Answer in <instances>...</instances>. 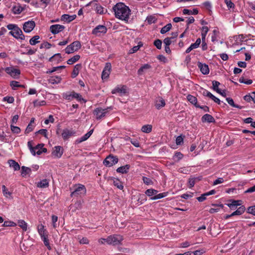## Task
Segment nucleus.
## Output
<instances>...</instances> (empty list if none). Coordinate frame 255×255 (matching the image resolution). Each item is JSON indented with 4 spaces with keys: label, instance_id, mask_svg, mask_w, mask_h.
<instances>
[{
    "label": "nucleus",
    "instance_id": "nucleus-1",
    "mask_svg": "<svg viewBox=\"0 0 255 255\" xmlns=\"http://www.w3.org/2000/svg\"><path fill=\"white\" fill-rule=\"evenodd\" d=\"M115 17L119 19L128 21L130 15V9L123 2L117 3L113 7Z\"/></svg>",
    "mask_w": 255,
    "mask_h": 255
},
{
    "label": "nucleus",
    "instance_id": "nucleus-2",
    "mask_svg": "<svg viewBox=\"0 0 255 255\" xmlns=\"http://www.w3.org/2000/svg\"><path fill=\"white\" fill-rule=\"evenodd\" d=\"M124 238L120 235H112L108 236L106 239V243L111 245L117 246L121 244Z\"/></svg>",
    "mask_w": 255,
    "mask_h": 255
},
{
    "label": "nucleus",
    "instance_id": "nucleus-3",
    "mask_svg": "<svg viewBox=\"0 0 255 255\" xmlns=\"http://www.w3.org/2000/svg\"><path fill=\"white\" fill-rule=\"evenodd\" d=\"M74 191L71 192V197H78L84 195L86 193V189L84 185L82 184L75 185Z\"/></svg>",
    "mask_w": 255,
    "mask_h": 255
},
{
    "label": "nucleus",
    "instance_id": "nucleus-4",
    "mask_svg": "<svg viewBox=\"0 0 255 255\" xmlns=\"http://www.w3.org/2000/svg\"><path fill=\"white\" fill-rule=\"evenodd\" d=\"M109 109H112L111 107H108L106 109L97 108L94 110L93 114L96 117L97 120H101L106 117V115L109 113Z\"/></svg>",
    "mask_w": 255,
    "mask_h": 255
},
{
    "label": "nucleus",
    "instance_id": "nucleus-5",
    "mask_svg": "<svg viewBox=\"0 0 255 255\" xmlns=\"http://www.w3.org/2000/svg\"><path fill=\"white\" fill-rule=\"evenodd\" d=\"M81 47V44L80 41H75L66 47L65 49V52L67 54L72 53L78 51Z\"/></svg>",
    "mask_w": 255,
    "mask_h": 255
},
{
    "label": "nucleus",
    "instance_id": "nucleus-6",
    "mask_svg": "<svg viewBox=\"0 0 255 255\" xmlns=\"http://www.w3.org/2000/svg\"><path fill=\"white\" fill-rule=\"evenodd\" d=\"M118 158L116 156L110 154L104 160V164L107 167H111L118 163Z\"/></svg>",
    "mask_w": 255,
    "mask_h": 255
},
{
    "label": "nucleus",
    "instance_id": "nucleus-7",
    "mask_svg": "<svg viewBox=\"0 0 255 255\" xmlns=\"http://www.w3.org/2000/svg\"><path fill=\"white\" fill-rule=\"evenodd\" d=\"M9 34L16 39H20L21 40L25 39V36L19 27H16V29H14L13 31H10Z\"/></svg>",
    "mask_w": 255,
    "mask_h": 255
},
{
    "label": "nucleus",
    "instance_id": "nucleus-8",
    "mask_svg": "<svg viewBox=\"0 0 255 255\" xmlns=\"http://www.w3.org/2000/svg\"><path fill=\"white\" fill-rule=\"evenodd\" d=\"M64 98L69 101H71L75 98L78 101H83L85 103L86 102V101L82 98L80 94L75 92H72V93L70 94H65L64 95Z\"/></svg>",
    "mask_w": 255,
    "mask_h": 255
},
{
    "label": "nucleus",
    "instance_id": "nucleus-9",
    "mask_svg": "<svg viewBox=\"0 0 255 255\" xmlns=\"http://www.w3.org/2000/svg\"><path fill=\"white\" fill-rule=\"evenodd\" d=\"M35 23L33 20L25 22L23 24V29L26 33L30 32L35 27Z\"/></svg>",
    "mask_w": 255,
    "mask_h": 255
},
{
    "label": "nucleus",
    "instance_id": "nucleus-10",
    "mask_svg": "<svg viewBox=\"0 0 255 255\" xmlns=\"http://www.w3.org/2000/svg\"><path fill=\"white\" fill-rule=\"evenodd\" d=\"M107 31V27L103 25L97 26L92 30V34L97 36H100L101 34H105Z\"/></svg>",
    "mask_w": 255,
    "mask_h": 255
},
{
    "label": "nucleus",
    "instance_id": "nucleus-11",
    "mask_svg": "<svg viewBox=\"0 0 255 255\" xmlns=\"http://www.w3.org/2000/svg\"><path fill=\"white\" fill-rule=\"evenodd\" d=\"M5 72L14 78H17L20 74L19 69L14 68L13 67H6L5 69Z\"/></svg>",
    "mask_w": 255,
    "mask_h": 255
},
{
    "label": "nucleus",
    "instance_id": "nucleus-12",
    "mask_svg": "<svg viewBox=\"0 0 255 255\" xmlns=\"http://www.w3.org/2000/svg\"><path fill=\"white\" fill-rule=\"evenodd\" d=\"M112 93L118 94L120 96L124 95L127 93L126 87L123 85L118 86L112 90Z\"/></svg>",
    "mask_w": 255,
    "mask_h": 255
},
{
    "label": "nucleus",
    "instance_id": "nucleus-13",
    "mask_svg": "<svg viewBox=\"0 0 255 255\" xmlns=\"http://www.w3.org/2000/svg\"><path fill=\"white\" fill-rule=\"evenodd\" d=\"M64 28V25L56 24L50 26V31L52 34H56L63 31Z\"/></svg>",
    "mask_w": 255,
    "mask_h": 255
},
{
    "label": "nucleus",
    "instance_id": "nucleus-14",
    "mask_svg": "<svg viewBox=\"0 0 255 255\" xmlns=\"http://www.w3.org/2000/svg\"><path fill=\"white\" fill-rule=\"evenodd\" d=\"M63 153V148L60 146H56L53 148L52 154L55 157L60 158Z\"/></svg>",
    "mask_w": 255,
    "mask_h": 255
},
{
    "label": "nucleus",
    "instance_id": "nucleus-15",
    "mask_svg": "<svg viewBox=\"0 0 255 255\" xmlns=\"http://www.w3.org/2000/svg\"><path fill=\"white\" fill-rule=\"evenodd\" d=\"M111 69V65L110 63H107L102 73V78L106 79L109 77Z\"/></svg>",
    "mask_w": 255,
    "mask_h": 255
},
{
    "label": "nucleus",
    "instance_id": "nucleus-16",
    "mask_svg": "<svg viewBox=\"0 0 255 255\" xmlns=\"http://www.w3.org/2000/svg\"><path fill=\"white\" fill-rule=\"evenodd\" d=\"M75 133L74 130H70L68 128L63 129L61 133L62 136L64 140L68 139L70 137L73 135Z\"/></svg>",
    "mask_w": 255,
    "mask_h": 255
},
{
    "label": "nucleus",
    "instance_id": "nucleus-17",
    "mask_svg": "<svg viewBox=\"0 0 255 255\" xmlns=\"http://www.w3.org/2000/svg\"><path fill=\"white\" fill-rule=\"evenodd\" d=\"M25 9V7L22 6L19 3H17L13 6L11 8L12 13L14 14H19Z\"/></svg>",
    "mask_w": 255,
    "mask_h": 255
},
{
    "label": "nucleus",
    "instance_id": "nucleus-18",
    "mask_svg": "<svg viewBox=\"0 0 255 255\" xmlns=\"http://www.w3.org/2000/svg\"><path fill=\"white\" fill-rule=\"evenodd\" d=\"M198 68L200 69L201 72L204 75L208 74L209 73V69L208 66L205 64H202L199 62L197 64Z\"/></svg>",
    "mask_w": 255,
    "mask_h": 255
},
{
    "label": "nucleus",
    "instance_id": "nucleus-19",
    "mask_svg": "<svg viewBox=\"0 0 255 255\" xmlns=\"http://www.w3.org/2000/svg\"><path fill=\"white\" fill-rule=\"evenodd\" d=\"M93 132V129L90 130L89 131H88L87 133H86L85 134H84L83 136L81 137L80 138L77 139L76 140V143H80L83 141H84L88 139L90 136L92 135Z\"/></svg>",
    "mask_w": 255,
    "mask_h": 255
},
{
    "label": "nucleus",
    "instance_id": "nucleus-20",
    "mask_svg": "<svg viewBox=\"0 0 255 255\" xmlns=\"http://www.w3.org/2000/svg\"><path fill=\"white\" fill-rule=\"evenodd\" d=\"M165 105V102L163 98L159 97L155 102V106L158 110L164 107Z\"/></svg>",
    "mask_w": 255,
    "mask_h": 255
},
{
    "label": "nucleus",
    "instance_id": "nucleus-21",
    "mask_svg": "<svg viewBox=\"0 0 255 255\" xmlns=\"http://www.w3.org/2000/svg\"><path fill=\"white\" fill-rule=\"evenodd\" d=\"M231 203H229L227 205L231 210H235L238 206L242 204L241 200H231Z\"/></svg>",
    "mask_w": 255,
    "mask_h": 255
},
{
    "label": "nucleus",
    "instance_id": "nucleus-22",
    "mask_svg": "<svg viewBox=\"0 0 255 255\" xmlns=\"http://www.w3.org/2000/svg\"><path fill=\"white\" fill-rule=\"evenodd\" d=\"M76 17V15L73 14L72 15H70L69 14H64L61 16V19L63 21H67L68 22H70L72 20H74Z\"/></svg>",
    "mask_w": 255,
    "mask_h": 255
},
{
    "label": "nucleus",
    "instance_id": "nucleus-23",
    "mask_svg": "<svg viewBox=\"0 0 255 255\" xmlns=\"http://www.w3.org/2000/svg\"><path fill=\"white\" fill-rule=\"evenodd\" d=\"M202 122H208L209 123H215V120L213 117L209 114H205L202 117Z\"/></svg>",
    "mask_w": 255,
    "mask_h": 255
},
{
    "label": "nucleus",
    "instance_id": "nucleus-24",
    "mask_svg": "<svg viewBox=\"0 0 255 255\" xmlns=\"http://www.w3.org/2000/svg\"><path fill=\"white\" fill-rule=\"evenodd\" d=\"M130 165L127 164L125 166H121L117 169V172L122 174L127 173L128 172Z\"/></svg>",
    "mask_w": 255,
    "mask_h": 255
},
{
    "label": "nucleus",
    "instance_id": "nucleus-25",
    "mask_svg": "<svg viewBox=\"0 0 255 255\" xmlns=\"http://www.w3.org/2000/svg\"><path fill=\"white\" fill-rule=\"evenodd\" d=\"M8 163L9 166L12 167L15 171L18 170L20 169V166L17 162L12 159L8 160Z\"/></svg>",
    "mask_w": 255,
    "mask_h": 255
},
{
    "label": "nucleus",
    "instance_id": "nucleus-26",
    "mask_svg": "<svg viewBox=\"0 0 255 255\" xmlns=\"http://www.w3.org/2000/svg\"><path fill=\"white\" fill-rule=\"evenodd\" d=\"M124 139L126 141H130V143L135 147H138L139 146V143L137 139L131 138L130 137L127 136L124 137Z\"/></svg>",
    "mask_w": 255,
    "mask_h": 255
},
{
    "label": "nucleus",
    "instance_id": "nucleus-27",
    "mask_svg": "<svg viewBox=\"0 0 255 255\" xmlns=\"http://www.w3.org/2000/svg\"><path fill=\"white\" fill-rule=\"evenodd\" d=\"M187 99L189 102L194 105L197 108L199 107V105L197 104V99L195 97L189 95L187 96Z\"/></svg>",
    "mask_w": 255,
    "mask_h": 255
},
{
    "label": "nucleus",
    "instance_id": "nucleus-28",
    "mask_svg": "<svg viewBox=\"0 0 255 255\" xmlns=\"http://www.w3.org/2000/svg\"><path fill=\"white\" fill-rule=\"evenodd\" d=\"M49 186V180L45 179L38 182L37 184V186L39 188H44L48 187Z\"/></svg>",
    "mask_w": 255,
    "mask_h": 255
},
{
    "label": "nucleus",
    "instance_id": "nucleus-29",
    "mask_svg": "<svg viewBox=\"0 0 255 255\" xmlns=\"http://www.w3.org/2000/svg\"><path fill=\"white\" fill-rule=\"evenodd\" d=\"M61 78L58 76H53L50 77L49 82L52 84H58L61 82Z\"/></svg>",
    "mask_w": 255,
    "mask_h": 255
},
{
    "label": "nucleus",
    "instance_id": "nucleus-30",
    "mask_svg": "<svg viewBox=\"0 0 255 255\" xmlns=\"http://www.w3.org/2000/svg\"><path fill=\"white\" fill-rule=\"evenodd\" d=\"M212 206H215V207L211 208L209 210V212L211 214L218 212L220 211V208H223L224 207V205L223 204H220V205L213 204Z\"/></svg>",
    "mask_w": 255,
    "mask_h": 255
},
{
    "label": "nucleus",
    "instance_id": "nucleus-31",
    "mask_svg": "<svg viewBox=\"0 0 255 255\" xmlns=\"http://www.w3.org/2000/svg\"><path fill=\"white\" fill-rule=\"evenodd\" d=\"M81 68V64H76L73 69L72 73V77L73 78H75L77 77L79 74V70Z\"/></svg>",
    "mask_w": 255,
    "mask_h": 255
},
{
    "label": "nucleus",
    "instance_id": "nucleus-32",
    "mask_svg": "<svg viewBox=\"0 0 255 255\" xmlns=\"http://www.w3.org/2000/svg\"><path fill=\"white\" fill-rule=\"evenodd\" d=\"M151 68V66L148 64H145L142 66L137 71L138 75H141L146 70L149 69Z\"/></svg>",
    "mask_w": 255,
    "mask_h": 255
},
{
    "label": "nucleus",
    "instance_id": "nucleus-33",
    "mask_svg": "<svg viewBox=\"0 0 255 255\" xmlns=\"http://www.w3.org/2000/svg\"><path fill=\"white\" fill-rule=\"evenodd\" d=\"M61 58H62V57H61V54L57 53V54H54L52 57H51L49 58V61H51V62L57 61V62H59V61H61Z\"/></svg>",
    "mask_w": 255,
    "mask_h": 255
},
{
    "label": "nucleus",
    "instance_id": "nucleus-34",
    "mask_svg": "<svg viewBox=\"0 0 255 255\" xmlns=\"http://www.w3.org/2000/svg\"><path fill=\"white\" fill-rule=\"evenodd\" d=\"M40 38L39 36L35 35L29 40V43L31 45H35L36 44L40 42L39 39Z\"/></svg>",
    "mask_w": 255,
    "mask_h": 255
},
{
    "label": "nucleus",
    "instance_id": "nucleus-35",
    "mask_svg": "<svg viewBox=\"0 0 255 255\" xmlns=\"http://www.w3.org/2000/svg\"><path fill=\"white\" fill-rule=\"evenodd\" d=\"M80 58V56L79 55H76L74 56L73 57L70 58L68 59L67 61V63L68 64L72 65L73 63H75L77 61L79 60V59Z\"/></svg>",
    "mask_w": 255,
    "mask_h": 255
},
{
    "label": "nucleus",
    "instance_id": "nucleus-36",
    "mask_svg": "<svg viewBox=\"0 0 255 255\" xmlns=\"http://www.w3.org/2000/svg\"><path fill=\"white\" fill-rule=\"evenodd\" d=\"M198 13V10L196 8H195L193 10V11L188 9H184L183 10V13L184 14H197Z\"/></svg>",
    "mask_w": 255,
    "mask_h": 255
},
{
    "label": "nucleus",
    "instance_id": "nucleus-37",
    "mask_svg": "<svg viewBox=\"0 0 255 255\" xmlns=\"http://www.w3.org/2000/svg\"><path fill=\"white\" fill-rule=\"evenodd\" d=\"M19 226L24 231H26L27 229V224L23 220H20L18 221Z\"/></svg>",
    "mask_w": 255,
    "mask_h": 255
},
{
    "label": "nucleus",
    "instance_id": "nucleus-38",
    "mask_svg": "<svg viewBox=\"0 0 255 255\" xmlns=\"http://www.w3.org/2000/svg\"><path fill=\"white\" fill-rule=\"evenodd\" d=\"M152 126L150 125H146L142 127L141 131L145 133H149L152 130Z\"/></svg>",
    "mask_w": 255,
    "mask_h": 255
},
{
    "label": "nucleus",
    "instance_id": "nucleus-39",
    "mask_svg": "<svg viewBox=\"0 0 255 255\" xmlns=\"http://www.w3.org/2000/svg\"><path fill=\"white\" fill-rule=\"evenodd\" d=\"M172 28V24L171 23H168L165 26L163 27L161 30L160 33L161 34H164L169 31Z\"/></svg>",
    "mask_w": 255,
    "mask_h": 255
},
{
    "label": "nucleus",
    "instance_id": "nucleus-40",
    "mask_svg": "<svg viewBox=\"0 0 255 255\" xmlns=\"http://www.w3.org/2000/svg\"><path fill=\"white\" fill-rule=\"evenodd\" d=\"M31 171V169L29 167H27L24 166L21 167V175L23 177L25 176L28 174H29Z\"/></svg>",
    "mask_w": 255,
    "mask_h": 255
},
{
    "label": "nucleus",
    "instance_id": "nucleus-41",
    "mask_svg": "<svg viewBox=\"0 0 255 255\" xmlns=\"http://www.w3.org/2000/svg\"><path fill=\"white\" fill-rule=\"evenodd\" d=\"M209 31V28L207 26H203L202 28V40H205V37Z\"/></svg>",
    "mask_w": 255,
    "mask_h": 255
},
{
    "label": "nucleus",
    "instance_id": "nucleus-42",
    "mask_svg": "<svg viewBox=\"0 0 255 255\" xmlns=\"http://www.w3.org/2000/svg\"><path fill=\"white\" fill-rule=\"evenodd\" d=\"M113 184L115 186L121 190L123 189L124 188L122 182L118 179H113Z\"/></svg>",
    "mask_w": 255,
    "mask_h": 255
},
{
    "label": "nucleus",
    "instance_id": "nucleus-43",
    "mask_svg": "<svg viewBox=\"0 0 255 255\" xmlns=\"http://www.w3.org/2000/svg\"><path fill=\"white\" fill-rule=\"evenodd\" d=\"M220 85V83L217 81H212V88L213 89L216 91L217 92H220V89L218 88L219 86Z\"/></svg>",
    "mask_w": 255,
    "mask_h": 255
},
{
    "label": "nucleus",
    "instance_id": "nucleus-44",
    "mask_svg": "<svg viewBox=\"0 0 255 255\" xmlns=\"http://www.w3.org/2000/svg\"><path fill=\"white\" fill-rule=\"evenodd\" d=\"M2 190L3 195L8 198L9 196H10L11 195V193L9 192L5 185L2 186Z\"/></svg>",
    "mask_w": 255,
    "mask_h": 255
},
{
    "label": "nucleus",
    "instance_id": "nucleus-45",
    "mask_svg": "<svg viewBox=\"0 0 255 255\" xmlns=\"http://www.w3.org/2000/svg\"><path fill=\"white\" fill-rule=\"evenodd\" d=\"M158 191L155 189H149L146 190L145 193L148 196H151L157 193Z\"/></svg>",
    "mask_w": 255,
    "mask_h": 255
},
{
    "label": "nucleus",
    "instance_id": "nucleus-46",
    "mask_svg": "<svg viewBox=\"0 0 255 255\" xmlns=\"http://www.w3.org/2000/svg\"><path fill=\"white\" fill-rule=\"evenodd\" d=\"M245 207L244 206H241L235 212L236 215H241L245 212Z\"/></svg>",
    "mask_w": 255,
    "mask_h": 255
},
{
    "label": "nucleus",
    "instance_id": "nucleus-47",
    "mask_svg": "<svg viewBox=\"0 0 255 255\" xmlns=\"http://www.w3.org/2000/svg\"><path fill=\"white\" fill-rule=\"evenodd\" d=\"M226 101H227L228 103L233 107H235L239 109L241 108V107H240L239 106L235 104L232 98H227Z\"/></svg>",
    "mask_w": 255,
    "mask_h": 255
},
{
    "label": "nucleus",
    "instance_id": "nucleus-48",
    "mask_svg": "<svg viewBox=\"0 0 255 255\" xmlns=\"http://www.w3.org/2000/svg\"><path fill=\"white\" fill-rule=\"evenodd\" d=\"M42 240L43 241L44 245L47 247V249L49 250H50L51 249V246L49 243V240L48 239V236H46L45 237L41 238Z\"/></svg>",
    "mask_w": 255,
    "mask_h": 255
},
{
    "label": "nucleus",
    "instance_id": "nucleus-49",
    "mask_svg": "<svg viewBox=\"0 0 255 255\" xmlns=\"http://www.w3.org/2000/svg\"><path fill=\"white\" fill-rule=\"evenodd\" d=\"M156 20L157 19L155 18V17L154 16H152V15L147 16V17L146 18V19L147 22L149 24H151V23H155L156 22Z\"/></svg>",
    "mask_w": 255,
    "mask_h": 255
},
{
    "label": "nucleus",
    "instance_id": "nucleus-50",
    "mask_svg": "<svg viewBox=\"0 0 255 255\" xmlns=\"http://www.w3.org/2000/svg\"><path fill=\"white\" fill-rule=\"evenodd\" d=\"M16 224L13 222L5 221L4 222L3 224L2 225L3 227H15Z\"/></svg>",
    "mask_w": 255,
    "mask_h": 255
},
{
    "label": "nucleus",
    "instance_id": "nucleus-51",
    "mask_svg": "<svg viewBox=\"0 0 255 255\" xmlns=\"http://www.w3.org/2000/svg\"><path fill=\"white\" fill-rule=\"evenodd\" d=\"M10 128L13 133H19L21 130L19 127L14 126L12 124L10 125Z\"/></svg>",
    "mask_w": 255,
    "mask_h": 255
},
{
    "label": "nucleus",
    "instance_id": "nucleus-52",
    "mask_svg": "<svg viewBox=\"0 0 255 255\" xmlns=\"http://www.w3.org/2000/svg\"><path fill=\"white\" fill-rule=\"evenodd\" d=\"M165 196H166L165 193H159L157 195L155 194V195L154 196L151 198V199L153 200L159 199H161V198L164 197Z\"/></svg>",
    "mask_w": 255,
    "mask_h": 255
},
{
    "label": "nucleus",
    "instance_id": "nucleus-53",
    "mask_svg": "<svg viewBox=\"0 0 255 255\" xmlns=\"http://www.w3.org/2000/svg\"><path fill=\"white\" fill-rule=\"evenodd\" d=\"M142 181L146 185H152L153 184V181L150 178L146 177L143 176Z\"/></svg>",
    "mask_w": 255,
    "mask_h": 255
},
{
    "label": "nucleus",
    "instance_id": "nucleus-54",
    "mask_svg": "<svg viewBox=\"0 0 255 255\" xmlns=\"http://www.w3.org/2000/svg\"><path fill=\"white\" fill-rule=\"evenodd\" d=\"M10 86L12 87V88L14 90L16 89V88L19 87H22L23 86L19 85V83L15 81H12L10 82Z\"/></svg>",
    "mask_w": 255,
    "mask_h": 255
},
{
    "label": "nucleus",
    "instance_id": "nucleus-55",
    "mask_svg": "<svg viewBox=\"0 0 255 255\" xmlns=\"http://www.w3.org/2000/svg\"><path fill=\"white\" fill-rule=\"evenodd\" d=\"M34 126L33 124H29L26 127V128L25 130V133L26 134L29 133L32 131L34 128Z\"/></svg>",
    "mask_w": 255,
    "mask_h": 255
},
{
    "label": "nucleus",
    "instance_id": "nucleus-56",
    "mask_svg": "<svg viewBox=\"0 0 255 255\" xmlns=\"http://www.w3.org/2000/svg\"><path fill=\"white\" fill-rule=\"evenodd\" d=\"M27 146H28L31 154L33 155H35L36 151H35V150H34V148L32 146L31 141H28L27 142Z\"/></svg>",
    "mask_w": 255,
    "mask_h": 255
},
{
    "label": "nucleus",
    "instance_id": "nucleus-57",
    "mask_svg": "<svg viewBox=\"0 0 255 255\" xmlns=\"http://www.w3.org/2000/svg\"><path fill=\"white\" fill-rule=\"evenodd\" d=\"M196 180H197V178H191L189 179L188 186L189 188H192L194 186V185L196 182Z\"/></svg>",
    "mask_w": 255,
    "mask_h": 255
},
{
    "label": "nucleus",
    "instance_id": "nucleus-58",
    "mask_svg": "<svg viewBox=\"0 0 255 255\" xmlns=\"http://www.w3.org/2000/svg\"><path fill=\"white\" fill-rule=\"evenodd\" d=\"M154 45L158 49L161 48L162 41L160 39H156L154 42Z\"/></svg>",
    "mask_w": 255,
    "mask_h": 255
},
{
    "label": "nucleus",
    "instance_id": "nucleus-59",
    "mask_svg": "<svg viewBox=\"0 0 255 255\" xmlns=\"http://www.w3.org/2000/svg\"><path fill=\"white\" fill-rule=\"evenodd\" d=\"M46 102L44 101H39L35 100L33 102V104L35 107L43 106L45 104Z\"/></svg>",
    "mask_w": 255,
    "mask_h": 255
},
{
    "label": "nucleus",
    "instance_id": "nucleus-60",
    "mask_svg": "<svg viewBox=\"0 0 255 255\" xmlns=\"http://www.w3.org/2000/svg\"><path fill=\"white\" fill-rule=\"evenodd\" d=\"M37 230L39 234H41V233L46 231V230L44 228V225L42 224L38 225Z\"/></svg>",
    "mask_w": 255,
    "mask_h": 255
},
{
    "label": "nucleus",
    "instance_id": "nucleus-61",
    "mask_svg": "<svg viewBox=\"0 0 255 255\" xmlns=\"http://www.w3.org/2000/svg\"><path fill=\"white\" fill-rule=\"evenodd\" d=\"M96 9L97 12L99 14H103L104 13V8L100 5H97Z\"/></svg>",
    "mask_w": 255,
    "mask_h": 255
},
{
    "label": "nucleus",
    "instance_id": "nucleus-62",
    "mask_svg": "<svg viewBox=\"0 0 255 255\" xmlns=\"http://www.w3.org/2000/svg\"><path fill=\"white\" fill-rule=\"evenodd\" d=\"M51 46V44L48 42H44L42 43L40 46V48L42 49L45 48L46 49H49Z\"/></svg>",
    "mask_w": 255,
    "mask_h": 255
},
{
    "label": "nucleus",
    "instance_id": "nucleus-63",
    "mask_svg": "<svg viewBox=\"0 0 255 255\" xmlns=\"http://www.w3.org/2000/svg\"><path fill=\"white\" fill-rule=\"evenodd\" d=\"M225 2L229 8L234 7L235 4L231 1V0H225Z\"/></svg>",
    "mask_w": 255,
    "mask_h": 255
},
{
    "label": "nucleus",
    "instance_id": "nucleus-64",
    "mask_svg": "<svg viewBox=\"0 0 255 255\" xmlns=\"http://www.w3.org/2000/svg\"><path fill=\"white\" fill-rule=\"evenodd\" d=\"M248 212L255 216V206L249 207L248 209Z\"/></svg>",
    "mask_w": 255,
    "mask_h": 255
}]
</instances>
